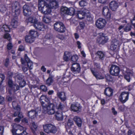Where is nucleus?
<instances>
[{"label": "nucleus", "mask_w": 135, "mask_h": 135, "mask_svg": "<svg viewBox=\"0 0 135 135\" xmlns=\"http://www.w3.org/2000/svg\"><path fill=\"white\" fill-rule=\"evenodd\" d=\"M12 132L13 135H26V132L23 130V127L19 125L15 124L13 125Z\"/></svg>", "instance_id": "nucleus-1"}, {"label": "nucleus", "mask_w": 135, "mask_h": 135, "mask_svg": "<svg viewBox=\"0 0 135 135\" xmlns=\"http://www.w3.org/2000/svg\"><path fill=\"white\" fill-rule=\"evenodd\" d=\"M12 104L15 110L13 116L16 117L18 116L21 118H22L23 116L22 113L21 112V109L20 105L18 104L15 101L12 102Z\"/></svg>", "instance_id": "nucleus-2"}, {"label": "nucleus", "mask_w": 135, "mask_h": 135, "mask_svg": "<svg viewBox=\"0 0 135 135\" xmlns=\"http://www.w3.org/2000/svg\"><path fill=\"white\" fill-rule=\"evenodd\" d=\"M54 107V105L52 103L43 105V112L44 113H47L49 114H52L54 113L55 111H56L55 110Z\"/></svg>", "instance_id": "nucleus-3"}, {"label": "nucleus", "mask_w": 135, "mask_h": 135, "mask_svg": "<svg viewBox=\"0 0 135 135\" xmlns=\"http://www.w3.org/2000/svg\"><path fill=\"white\" fill-rule=\"evenodd\" d=\"M20 8L19 3L17 1L13 2L11 8L13 14L16 16L19 15L20 12Z\"/></svg>", "instance_id": "nucleus-4"}, {"label": "nucleus", "mask_w": 135, "mask_h": 135, "mask_svg": "<svg viewBox=\"0 0 135 135\" xmlns=\"http://www.w3.org/2000/svg\"><path fill=\"white\" fill-rule=\"evenodd\" d=\"M43 128L45 132L47 133L55 134L57 131L56 127L51 124H47L44 125Z\"/></svg>", "instance_id": "nucleus-5"}, {"label": "nucleus", "mask_w": 135, "mask_h": 135, "mask_svg": "<svg viewBox=\"0 0 135 135\" xmlns=\"http://www.w3.org/2000/svg\"><path fill=\"white\" fill-rule=\"evenodd\" d=\"M110 74L114 76H118L120 72L119 68L115 65H112L109 71Z\"/></svg>", "instance_id": "nucleus-6"}, {"label": "nucleus", "mask_w": 135, "mask_h": 135, "mask_svg": "<svg viewBox=\"0 0 135 135\" xmlns=\"http://www.w3.org/2000/svg\"><path fill=\"white\" fill-rule=\"evenodd\" d=\"M129 93L128 92H123L120 95L119 100L122 103H125L128 99Z\"/></svg>", "instance_id": "nucleus-7"}, {"label": "nucleus", "mask_w": 135, "mask_h": 135, "mask_svg": "<svg viewBox=\"0 0 135 135\" xmlns=\"http://www.w3.org/2000/svg\"><path fill=\"white\" fill-rule=\"evenodd\" d=\"M25 22L27 23V25L29 23H33L34 25H43L42 22L38 21L36 18L32 17H29L27 20H26Z\"/></svg>", "instance_id": "nucleus-8"}, {"label": "nucleus", "mask_w": 135, "mask_h": 135, "mask_svg": "<svg viewBox=\"0 0 135 135\" xmlns=\"http://www.w3.org/2000/svg\"><path fill=\"white\" fill-rule=\"evenodd\" d=\"M71 70L74 74L79 73L80 70L79 64L77 63L73 64L71 68Z\"/></svg>", "instance_id": "nucleus-9"}, {"label": "nucleus", "mask_w": 135, "mask_h": 135, "mask_svg": "<svg viewBox=\"0 0 135 135\" xmlns=\"http://www.w3.org/2000/svg\"><path fill=\"white\" fill-rule=\"evenodd\" d=\"M101 34L102 36L98 38L97 42L99 44H104L107 41L108 38L107 36H104V33Z\"/></svg>", "instance_id": "nucleus-10"}, {"label": "nucleus", "mask_w": 135, "mask_h": 135, "mask_svg": "<svg viewBox=\"0 0 135 135\" xmlns=\"http://www.w3.org/2000/svg\"><path fill=\"white\" fill-rule=\"evenodd\" d=\"M39 110H32L28 112V116L31 118H33L36 117L38 115V113H40L41 112L40 109Z\"/></svg>", "instance_id": "nucleus-11"}, {"label": "nucleus", "mask_w": 135, "mask_h": 135, "mask_svg": "<svg viewBox=\"0 0 135 135\" xmlns=\"http://www.w3.org/2000/svg\"><path fill=\"white\" fill-rule=\"evenodd\" d=\"M81 107L80 104L77 103L71 105L70 108L71 110L78 113L81 111Z\"/></svg>", "instance_id": "nucleus-12"}, {"label": "nucleus", "mask_w": 135, "mask_h": 135, "mask_svg": "<svg viewBox=\"0 0 135 135\" xmlns=\"http://www.w3.org/2000/svg\"><path fill=\"white\" fill-rule=\"evenodd\" d=\"M23 12L25 16H29L31 14L30 7L27 4H25L23 7Z\"/></svg>", "instance_id": "nucleus-13"}, {"label": "nucleus", "mask_w": 135, "mask_h": 135, "mask_svg": "<svg viewBox=\"0 0 135 135\" xmlns=\"http://www.w3.org/2000/svg\"><path fill=\"white\" fill-rule=\"evenodd\" d=\"M103 13L106 18L109 19L110 18L111 14L109 12L108 7L105 6L103 7Z\"/></svg>", "instance_id": "nucleus-14"}, {"label": "nucleus", "mask_w": 135, "mask_h": 135, "mask_svg": "<svg viewBox=\"0 0 135 135\" xmlns=\"http://www.w3.org/2000/svg\"><path fill=\"white\" fill-rule=\"evenodd\" d=\"M109 5L110 8L113 11L116 10L119 6L118 2L115 1H111L109 3Z\"/></svg>", "instance_id": "nucleus-15"}, {"label": "nucleus", "mask_w": 135, "mask_h": 135, "mask_svg": "<svg viewBox=\"0 0 135 135\" xmlns=\"http://www.w3.org/2000/svg\"><path fill=\"white\" fill-rule=\"evenodd\" d=\"M73 119L75 124L79 127H81L82 123V119L79 117L75 116L74 117Z\"/></svg>", "instance_id": "nucleus-16"}, {"label": "nucleus", "mask_w": 135, "mask_h": 135, "mask_svg": "<svg viewBox=\"0 0 135 135\" xmlns=\"http://www.w3.org/2000/svg\"><path fill=\"white\" fill-rule=\"evenodd\" d=\"M90 70L93 75L97 79H102L104 78L103 76L101 74L99 73L96 71H94L91 69Z\"/></svg>", "instance_id": "nucleus-17"}, {"label": "nucleus", "mask_w": 135, "mask_h": 135, "mask_svg": "<svg viewBox=\"0 0 135 135\" xmlns=\"http://www.w3.org/2000/svg\"><path fill=\"white\" fill-rule=\"evenodd\" d=\"M20 87L17 84H14L11 88L9 91V93L10 95H11L13 93H15L16 91L19 90Z\"/></svg>", "instance_id": "nucleus-18"}, {"label": "nucleus", "mask_w": 135, "mask_h": 135, "mask_svg": "<svg viewBox=\"0 0 135 135\" xmlns=\"http://www.w3.org/2000/svg\"><path fill=\"white\" fill-rule=\"evenodd\" d=\"M50 8L52 9H56L59 7V4L58 2L54 0L49 4Z\"/></svg>", "instance_id": "nucleus-19"}, {"label": "nucleus", "mask_w": 135, "mask_h": 135, "mask_svg": "<svg viewBox=\"0 0 135 135\" xmlns=\"http://www.w3.org/2000/svg\"><path fill=\"white\" fill-rule=\"evenodd\" d=\"M56 118L57 120L59 121L62 120L63 118L61 111H56L55 114Z\"/></svg>", "instance_id": "nucleus-20"}, {"label": "nucleus", "mask_w": 135, "mask_h": 135, "mask_svg": "<svg viewBox=\"0 0 135 135\" xmlns=\"http://www.w3.org/2000/svg\"><path fill=\"white\" fill-rule=\"evenodd\" d=\"M86 10L84 9L83 11H78L77 15L79 18L81 19L84 18L86 14Z\"/></svg>", "instance_id": "nucleus-21"}, {"label": "nucleus", "mask_w": 135, "mask_h": 135, "mask_svg": "<svg viewBox=\"0 0 135 135\" xmlns=\"http://www.w3.org/2000/svg\"><path fill=\"white\" fill-rule=\"evenodd\" d=\"M25 42L27 43L31 44L34 42L35 39L30 35L26 36L25 38Z\"/></svg>", "instance_id": "nucleus-22"}, {"label": "nucleus", "mask_w": 135, "mask_h": 135, "mask_svg": "<svg viewBox=\"0 0 135 135\" xmlns=\"http://www.w3.org/2000/svg\"><path fill=\"white\" fill-rule=\"evenodd\" d=\"M104 93L105 95L107 96H111L113 95V90L110 87L106 88L104 90Z\"/></svg>", "instance_id": "nucleus-23"}, {"label": "nucleus", "mask_w": 135, "mask_h": 135, "mask_svg": "<svg viewBox=\"0 0 135 135\" xmlns=\"http://www.w3.org/2000/svg\"><path fill=\"white\" fill-rule=\"evenodd\" d=\"M126 71L127 74L124 75V78L128 82H129L131 79L130 76L133 75V74L132 71L129 70H127Z\"/></svg>", "instance_id": "nucleus-24"}, {"label": "nucleus", "mask_w": 135, "mask_h": 135, "mask_svg": "<svg viewBox=\"0 0 135 135\" xmlns=\"http://www.w3.org/2000/svg\"><path fill=\"white\" fill-rule=\"evenodd\" d=\"M106 23L105 20L102 18H99L96 21L95 23L96 25H105Z\"/></svg>", "instance_id": "nucleus-25"}, {"label": "nucleus", "mask_w": 135, "mask_h": 135, "mask_svg": "<svg viewBox=\"0 0 135 135\" xmlns=\"http://www.w3.org/2000/svg\"><path fill=\"white\" fill-rule=\"evenodd\" d=\"M55 30L59 32H63L65 30L64 26H54Z\"/></svg>", "instance_id": "nucleus-26"}, {"label": "nucleus", "mask_w": 135, "mask_h": 135, "mask_svg": "<svg viewBox=\"0 0 135 135\" xmlns=\"http://www.w3.org/2000/svg\"><path fill=\"white\" fill-rule=\"evenodd\" d=\"M58 97L62 101H65L66 99L65 93L64 92H59L57 94Z\"/></svg>", "instance_id": "nucleus-27"}, {"label": "nucleus", "mask_w": 135, "mask_h": 135, "mask_svg": "<svg viewBox=\"0 0 135 135\" xmlns=\"http://www.w3.org/2000/svg\"><path fill=\"white\" fill-rule=\"evenodd\" d=\"M54 76L50 74L48 78L47 79L46 81V84L48 86H50L52 83L53 80V78Z\"/></svg>", "instance_id": "nucleus-28"}, {"label": "nucleus", "mask_w": 135, "mask_h": 135, "mask_svg": "<svg viewBox=\"0 0 135 135\" xmlns=\"http://www.w3.org/2000/svg\"><path fill=\"white\" fill-rule=\"evenodd\" d=\"M64 105L62 103L60 102L59 104H57L56 105V108L59 111H61L64 110L65 108Z\"/></svg>", "instance_id": "nucleus-29"}, {"label": "nucleus", "mask_w": 135, "mask_h": 135, "mask_svg": "<svg viewBox=\"0 0 135 135\" xmlns=\"http://www.w3.org/2000/svg\"><path fill=\"white\" fill-rule=\"evenodd\" d=\"M71 56V55L70 53L68 52H65L63 57L64 60L66 61H68L70 57Z\"/></svg>", "instance_id": "nucleus-30"}, {"label": "nucleus", "mask_w": 135, "mask_h": 135, "mask_svg": "<svg viewBox=\"0 0 135 135\" xmlns=\"http://www.w3.org/2000/svg\"><path fill=\"white\" fill-rule=\"evenodd\" d=\"M75 10L72 7L68 8L67 15L71 16H73L75 13Z\"/></svg>", "instance_id": "nucleus-31"}, {"label": "nucleus", "mask_w": 135, "mask_h": 135, "mask_svg": "<svg viewBox=\"0 0 135 135\" xmlns=\"http://www.w3.org/2000/svg\"><path fill=\"white\" fill-rule=\"evenodd\" d=\"M29 35L32 36L34 38L38 35L37 32L36 31H35L33 30H31L29 32Z\"/></svg>", "instance_id": "nucleus-32"}, {"label": "nucleus", "mask_w": 135, "mask_h": 135, "mask_svg": "<svg viewBox=\"0 0 135 135\" xmlns=\"http://www.w3.org/2000/svg\"><path fill=\"white\" fill-rule=\"evenodd\" d=\"M35 27L38 31H44L47 28V26H34Z\"/></svg>", "instance_id": "nucleus-33"}, {"label": "nucleus", "mask_w": 135, "mask_h": 135, "mask_svg": "<svg viewBox=\"0 0 135 135\" xmlns=\"http://www.w3.org/2000/svg\"><path fill=\"white\" fill-rule=\"evenodd\" d=\"M38 9L47 4L44 0H38Z\"/></svg>", "instance_id": "nucleus-34"}, {"label": "nucleus", "mask_w": 135, "mask_h": 135, "mask_svg": "<svg viewBox=\"0 0 135 135\" xmlns=\"http://www.w3.org/2000/svg\"><path fill=\"white\" fill-rule=\"evenodd\" d=\"M98 57L101 60H103L104 56V53L101 51H98L97 52Z\"/></svg>", "instance_id": "nucleus-35"}, {"label": "nucleus", "mask_w": 135, "mask_h": 135, "mask_svg": "<svg viewBox=\"0 0 135 135\" xmlns=\"http://www.w3.org/2000/svg\"><path fill=\"white\" fill-rule=\"evenodd\" d=\"M68 8L64 6H62L60 9L61 12V13H64L67 14L68 12Z\"/></svg>", "instance_id": "nucleus-36"}, {"label": "nucleus", "mask_w": 135, "mask_h": 135, "mask_svg": "<svg viewBox=\"0 0 135 135\" xmlns=\"http://www.w3.org/2000/svg\"><path fill=\"white\" fill-rule=\"evenodd\" d=\"M49 6V4L47 3L42 7H40L39 9L40 11H41V12L42 13L43 12L45 11V10H46V9H47V8Z\"/></svg>", "instance_id": "nucleus-37"}, {"label": "nucleus", "mask_w": 135, "mask_h": 135, "mask_svg": "<svg viewBox=\"0 0 135 135\" xmlns=\"http://www.w3.org/2000/svg\"><path fill=\"white\" fill-rule=\"evenodd\" d=\"M79 5L81 7H84L87 4L86 0H81L79 2Z\"/></svg>", "instance_id": "nucleus-38"}, {"label": "nucleus", "mask_w": 135, "mask_h": 135, "mask_svg": "<svg viewBox=\"0 0 135 135\" xmlns=\"http://www.w3.org/2000/svg\"><path fill=\"white\" fill-rule=\"evenodd\" d=\"M15 78L19 80H23L24 76L20 74H16L15 76Z\"/></svg>", "instance_id": "nucleus-39"}, {"label": "nucleus", "mask_w": 135, "mask_h": 135, "mask_svg": "<svg viewBox=\"0 0 135 135\" xmlns=\"http://www.w3.org/2000/svg\"><path fill=\"white\" fill-rule=\"evenodd\" d=\"M18 22L17 19H16V18H13L11 20V25H16L18 24Z\"/></svg>", "instance_id": "nucleus-40"}, {"label": "nucleus", "mask_w": 135, "mask_h": 135, "mask_svg": "<svg viewBox=\"0 0 135 135\" xmlns=\"http://www.w3.org/2000/svg\"><path fill=\"white\" fill-rule=\"evenodd\" d=\"M7 10L6 7L4 5H1L0 6V11L2 13H4Z\"/></svg>", "instance_id": "nucleus-41"}, {"label": "nucleus", "mask_w": 135, "mask_h": 135, "mask_svg": "<svg viewBox=\"0 0 135 135\" xmlns=\"http://www.w3.org/2000/svg\"><path fill=\"white\" fill-rule=\"evenodd\" d=\"M119 42L118 40L116 39H113L111 42V44L114 45H118L119 44Z\"/></svg>", "instance_id": "nucleus-42"}, {"label": "nucleus", "mask_w": 135, "mask_h": 135, "mask_svg": "<svg viewBox=\"0 0 135 135\" xmlns=\"http://www.w3.org/2000/svg\"><path fill=\"white\" fill-rule=\"evenodd\" d=\"M73 124L74 123L72 120L70 119H68L67 122V126H68L69 128H70Z\"/></svg>", "instance_id": "nucleus-43"}, {"label": "nucleus", "mask_w": 135, "mask_h": 135, "mask_svg": "<svg viewBox=\"0 0 135 135\" xmlns=\"http://www.w3.org/2000/svg\"><path fill=\"white\" fill-rule=\"evenodd\" d=\"M51 8H50V7L49 6L47 8V9H46L45 10V11L43 12L42 13L44 14H49L51 12Z\"/></svg>", "instance_id": "nucleus-44"}, {"label": "nucleus", "mask_w": 135, "mask_h": 135, "mask_svg": "<svg viewBox=\"0 0 135 135\" xmlns=\"http://www.w3.org/2000/svg\"><path fill=\"white\" fill-rule=\"evenodd\" d=\"M71 59L72 61L75 62L77 61L78 59V57L76 55H74L71 57Z\"/></svg>", "instance_id": "nucleus-45"}, {"label": "nucleus", "mask_w": 135, "mask_h": 135, "mask_svg": "<svg viewBox=\"0 0 135 135\" xmlns=\"http://www.w3.org/2000/svg\"><path fill=\"white\" fill-rule=\"evenodd\" d=\"M4 38L5 39H7L9 41L11 40V36L10 34L8 33L5 34L4 35Z\"/></svg>", "instance_id": "nucleus-46"}, {"label": "nucleus", "mask_w": 135, "mask_h": 135, "mask_svg": "<svg viewBox=\"0 0 135 135\" xmlns=\"http://www.w3.org/2000/svg\"><path fill=\"white\" fill-rule=\"evenodd\" d=\"M46 97L44 95H41V97L40 99V100L41 102V103L42 105V106L43 105V104H44V100L45 98Z\"/></svg>", "instance_id": "nucleus-47"}, {"label": "nucleus", "mask_w": 135, "mask_h": 135, "mask_svg": "<svg viewBox=\"0 0 135 135\" xmlns=\"http://www.w3.org/2000/svg\"><path fill=\"white\" fill-rule=\"evenodd\" d=\"M27 66L30 70L32 69L33 67V63L31 61L27 63Z\"/></svg>", "instance_id": "nucleus-48"}, {"label": "nucleus", "mask_w": 135, "mask_h": 135, "mask_svg": "<svg viewBox=\"0 0 135 135\" xmlns=\"http://www.w3.org/2000/svg\"><path fill=\"white\" fill-rule=\"evenodd\" d=\"M19 87L22 88L24 87L26 85V82L23 79L22 81H20L19 83Z\"/></svg>", "instance_id": "nucleus-49"}, {"label": "nucleus", "mask_w": 135, "mask_h": 135, "mask_svg": "<svg viewBox=\"0 0 135 135\" xmlns=\"http://www.w3.org/2000/svg\"><path fill=\"white\" fill-rule=\"evenodd\" d=\"M4 127L3 126H0V135H3L4 133Z\"/></svg>", "instance_id": "nucleus-50"}, {"label": "nucleus", "mask_w": 135, "mask_h": 135, "mask_svg": "<svg viewBox=\"0 0 135 135\" xmlns=\"http://www.w3.org/2000/svg\"><path fill=\"white\" fill-rule=\"evenodd\" d=\"M124 30L126 32H127L130 31L131 29V26H126V27L123 28Z\"/></svg>", "instance_id": "nucleus-51"}, {"label": "nucleus", "mask_w": 135, "mask_h": 135, "mask_svg": "<svg viewBox=\"0 0 135 135\" xmlns=\"http://www.w3.org/2000/svg\"><path fill=\"white\" fill-rule=\"evenodd\" d=\"M45 37L47 39H51L52 38V35L51 33H47L45 35Z\"/></svg>", "instance_id": "nucleus-52"}, {"label": "nucleus", "mask_w": 135, "mask_h": 135, "mask_svg": "<svg viewBox=\"0 0 135 135\" xmlns=\"http://www.w3.org/2000/svg\"><path fill=\"white\" fill-rule=\"evenodd\" d=\"M40 88L43 91H45L47 90V87L44 85H41L40 86Z\"/></svg>", "instance_id": "nucleus-53"}, {"label": "nucleus", "mask_w": 135, "mask_h": 135, "mask_svg": "<svg viewBox=\"0 0 135 135\" xmlns=\"http://www.w3.org/2000/svg\"><path fill=\"white\" fill-rule=\"evenodd\" d=\"M9 41V42L8 43L7 45V47L8 49L10 50L12 49L13 47V45L10 42V41Z\"/></svg>", "instance_id": "nucleus-54"}, {"label": "nucleus", "mask_w": 135, "mask_h": 135, "mask_svg": "<svg viewBox=\"0 0 135 135\" xmlns=\"http://www.w3.org/2000/svg\"><path fill=\"white\" fill-rule=\"evenodd\" d=\"M8 84L9 87L10 88L14 85L13 83V81L11 80H9Z\"/></svg>", "instance_id": "nucleus-55"}, {"label": "nucleus", "mask_w": 135, "mask_h": 135, "mask_svg": "<svg viewBox=\"0 0 135 135\" xmlns=\"http://www.w3.org/2000/svg\"><path fill=\"white\" fill-rule=\"evenodd\" d=\"M117 46L111 44L110 47L111 50L113 51H114L117 48Z\"/></svg>", "instance_id": "nucleus-56"}, {"label": "nucleus", "mask_w": 135, "mask_h": 135, "mask_svg": "<svg viewBox=\"0 0 135 135\" xmlns=\"http://www.w3.org/2000/svg\"><path fill=\"white\" fill-rule=\"evenodd\" d=\"M64 25V24L62 22L60 21H57L56 22L54 25Z\"/></svg>", "instance_id": "nucleus-57"}, {"label": "nucleus", "mask_w": 135, "mask_h": 135, "mask_svg": "<svg viewBox=\"0 0 135 135\" xmlns=\"http://www.w3.org/2000/svg\"><path fill=\"white\" fill-rule=\"evenodd\" d=\"M32 127H33L34 129H37L38 126L36 123L33 122L32 123Z\"/></svg>", "instance_id": "nucleus-58"}, {"label": "nucleus", "mask_w": 135, "mask_h": 135, "mask_svg": "<svg viewBox=\"0 0 135 135\" xmlns=\"http://www.w3.org/2000/svg\"><path fill=\"white\" fill-rule=\"evenodd\" d=\"M94 65L95 68L98 69H100V64L97 63H94Z\"/></svg>", "instance_id": "nucleus-59"}, {"label": "nucleus", "mask_w": 135, "mask_h": 135, "mask_svg": "<svg viewBox=\"0 0 135 135\" xmlns=\"http://www.w3.org/2000/svg\"><path fill=\"white\" fill-rule=\"evenodd\" d=\"M4 102V98L1 96H0V104L3 103Z\"/></svg>", "instance_id": "nucleus-60"}, {"label": "nucleus", "mask_w": 135, "mask_h": 135, "mask_svg": "<svg viewBox=\"0 0 135 135\" xmlns=\"http://www.w3.org/2000/svg\"><path fill=\"white\" fill-rule=\"evenodd\" d=\"M31 130L32 132L33 133L34 135H36V132L37 131V129H34L33 127H31Z\"/></svg>", "instance_id": "nucleus-61"}, {"label": "nucleus", "mask_w": 135, "mask_h": 135, "mask_svg": "<svg viewBox=\"0 0 135 135\" xmlns=\"http://www.w3.org/2000/svg\"><path fill=\"white\" fill-rule=\"evenodd\" d=\"M24 50V47L22 45L20 46L18 49V51H22Z\"/></svg>", "instance_id": "nucleus-62"}, {"label": "nucleus", "mask_w": 135, "mask_h": 135, "mask_svg": "<svg viewBox=\"0 0 135 135\" xmlns=\"http://www.w3.org/2000/svg\"><path fill=\"white\" fill-rule=\"evenodd\" d=\"M25 61H26L27 63L30 61H31L26 54L25 55Z\"/></svg>", "instance_id": "nucleus-63"}, {"label": "nucleus", "mask_w": 135, "mask_h": 135, "mask_svg": "<svg viewBox=\"0 0 135 135\" xmlns=\"http://www.w3.org/2000/svg\"><path fill=\"white\" fill-rule=\"evenodd\" d=\"M131 23L132 25H135V16L133 19L131 21Z\"/></svg>", "instance_id": "nucleus-64"}]
</instances>
